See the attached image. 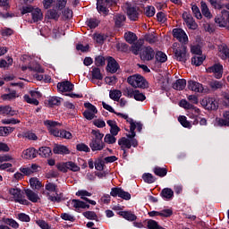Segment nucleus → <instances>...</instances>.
Here are the masks:
<instances>
[{"label":"nucleus","mask_w":229,"mask_h":229,"mask_svg":"<svg viewBox=\"0 0 229 229\" xmlns=\"http://www.w3.org/2000/svg\"><path fill=\"white\" fill-rule=\"evenodd\" d=\"M44 125L47 126L49 133L54 137H60L61 139H72V134L69 131L58 130L56 126H62L61 123L52 120L44 121Z\"/></svg>","instance_id":"f257e3e1"},{"label":"nucleus","mask_w":229,"mask_h":229,"mask_svg":"<svg viewBox=\"0 0 229 229\" xmlns=\"http://www.w3.org/2000/svg\"><path fill=\"white\" fill-rule=\"evenodd\" d=\"M173 51L174 60L177 62H182V64H187V60L191 58V55L187 52V46L181 45L178 42L173 44Z\"/></svg>","instance_id":"f03ea898"},{"label":"nucleus","mask_w":229,"mask_h":229,"mask_svg":"<svg viewBox=\"0 0 229 229\" xmlns=\"http://www.w3.org/2000/svg\"><path fill=\"white\" fill-rule=\"evenodd\" d=\"M127 83L134 87V89H148L149 83L140 74H134L127 78Z\"/></svg>","instance_id":"7ed1b4c3"},{"label":"nucleus","mask_w":229,"mask_h":229,"mask_svg":"<svg viewBox=\"0 0 229 229\" xmlns=\"http://www.w3.org/2000/svg\"><path fill=\"white\" fill-rule=\"evenodd\" d=\"M58 186L55 183L53 182H47V183L45 185V189L46 191H47L48 192L46 193V196L47 198L48 201H52V203H60L62 202V193H60L58 195V191H56V188ZM49 192H55V196L51 195V193Z\"/></svg>","instance_id":"20e7f679"},{"label":"nucleus","mask_w":229,"mask_h":229,"mask_svg":"<svg viewBox=\"0 0 229 229\" xmlns=\"http://www.w3.org/2000/svg\"><path fill=\"white\" fill-rule=\"evenodd\" d=\"M114 4H117V0H98L97 10L98 13H102L104 17H106V15H109L110 13L108 8L114 6Z\"/></svg>","instance_id":"39448f33"},{"label":"nucleus","mask_w":229,"mask_h":229,"mask_svg":"<svg viewBox=\"0 0 229 229\" xmlns=\"http://www.w3.org/2000/svg\"><path fill=\"white\" fill-rule=\"evenodd\" d=\"M110 196L113 198H121L122 199H124L125 201H130L131 199V194L130 192L125 191L121 187H114L111 189Z\"/></svg>","instance_id":"423d86ee"},{"label":"nucleus","mask_w":229,"mask_h":229,"mask_svg":"<svg viewBox=\"0 0 229 229\" xmlns=\"http://www.w3.org/2000/svg\"><path fill=\"white\" fill-rule=\"evenodd\" d=\"M9 193L11 196H13L15 203H20V205H30L28 199H22V191L20 188H11Z\"/></svg>","instance_id":"0eeeda50"},{"label":"nucleus","mask_w":229,"mask_h":229,"mask_svg":"<svg viewBox=\"0 0 229 229\" xmlns=\"http://www.w3.org/2000/svg\"><path fill=\"white\" fill-rule=\"evenodd\" d=\"M118 145L121 149H131V146L132 148L139 146V141L137 140H130V138L122 137L118 140Z\"/></svg>","instance_id":"6e6552de"},{"label":"nucleus","mask_w":229,"mask_h":229,"mask_svg":"<svg viewBox=\"0 0 229 229\" xmlns=\"http://www.w3.org/2000/svg\"><path fill=\"white\" fill-rule=\"evenodd\" d=\"M155 49L151 47L150 46L145 47L142 48V50L140 53V57L141 60H144L145 62H151L156 57Z\"/></svg>","instance_id":"1a4fd4ad"},{"label":"nucleus","mask_w":229,"mask_h":229,"mask_svg":"<svg viewBox=\"0 0 229 229\" xmlns=\"http://www.w3.org/2000/svg\"><path fill=\"white\" fill-rule=\"evenodd\" d=\"M216 24L220 28H227L228 26V10H222L221 13L215 18Z\"/></svg>","instance_id":"9d476101"},{"label":"nucleus","mask_w":229,"mask_h":229,"mask_svg":"<svg viewBox=\"0 0 229 229\" xmlns=\"http://www.w3.org/2000/svg\"><path fill=\"white\" fill-rule=\"evenodd\" d=\"M173 37L174 38H176L178 42H181V44L185 45L189 42V37L183 29H174Z\"/></svg>","instance_id":"9b49d317"},{"label":"nucleus","mask_w":229,"mask_h":229,"mask_svg":"<svg viewBox=\"0 0 229 229\" xmlns=\"http://www.w3.org/2000/svg\"><path fill=\"white\" fill-rule=\"evenodd\" d=\"M206 71L209 74H215V78L216 80H221V78H223V64H215L212 66L207 68Z\"/></svg>","instance_id":"f8f14e48"},{"label":"nucleus","mask_w":229,"mask_h":229,"mask_svg":"<svg viewBox=\"0 0 229 229\" xmlns=\"http://www.w3.org/2000/svg\"><path fill=\"white\" fill-rule=\"evenodd\" d=\"M201 105L206 110H217L219 108V103L214 98L203 99Z\"/></svg>","instance_id":"ddd939ff"},{"label":"nucleus","mask_w":229,"mask_h":229,"mask_svg":"<svg viewBox=\"0 0 229 229\" xmlns=\"http://www.w3.org/2000/svg\"><path fill=\"white\" fill-rule=\"evenodd\" d=\"M107 62H108L106 66L107 72H111V74H115V72H117V71H119L121 67L119 65V63H117V61L112 56L108 57Z\"/></svg>","instance_id":"4468645a"},{"label":"nucleus","mask_w":229,"mask_h":229,"mask_svg":"<svg viewBox=\"0 0 229 229\" xmlns=\"http://www.w3.org/2000/svg\"><path fill=\"white\" fill-rule=\"evenodd\" d=\"M57 90L59 92H71L74 90V84L69 81H64L57 83Z\"/></svg>","instance_id":"2eb2a0df"},{"label":"nucleus","mask_w":229,"mask_h":229,"mask_svg":"<svg viewBox=\"0 0 229 229\" xmlns=\"http://www.w3.org/2000/svg\"><path fill=\"white\" fill-rule=\"evenodd\" d=\"M127 16L130 21H137L139 19V8L137 6H133L131 4L127 5Z\"/></svg>","instance_id":"dca6fc26"},{"label":"nucleus","mask_w":229,"mask_h":229,"mask_svg":"<svg viewBox=\"0 0 229 229\" xmlns=\"http://www.w3.org/2000/svg\"><path fill=\"white\" fill-rule=\"evenodd\" d=\"M31 13V24L36 23V22H40L42 19H44V14L42 13V10L38 7L34 8L32 10Z\"/></svg>","instance_id":"f3484780"},{"label":"nucleus","mask_w":229,"mask_h":229,"mask_svg":"<svg viewBox=\"0 0 229 229\" xmlns=\"http://www.w3.org/2000/svg\"><path fill=\"white\" fill-rule=\"evenodd\" d=\"M89 148L91 151H102L105 149V142L99 140H90Z\"/></svg>","instance_id":"a211bd4d"},{"label":"nucleus","mask_w":229,"mask_h":229,"mask_svg":"<svg viewBox=\"0 0 229 229\" xmlns=\"http://www.w3.org/2000/svg\"><path fill=\"white\" fill-rule=\"evenodd\" d=\"M53 153H55V155H69L71 151L64 145L55 144Z\"/></svg>","instance_id":"6ab92c4d"},{"label":"nucleus","mask_w":229,"mask_h":229,"mask_svg":"<svg viewBox=\"0 0 229 229\" xmlns=\"http://www.w3.org/2000/svg\"><path fill=\"white\" fill-rule=\"evenodd\" d=\"M24 158L28 160H33V158H37L38 157V150L35 148H29L23 151Z\"/></svg>","instance_id":"aec40b11"},{"label":"nucleus","mask_w":229,"mask_h":229,"mask_svg":"<svg viewBox=\"0 0 229 229\" xmlns=\"http://www.w3.org/2000/svg\"><path fill=\"white\" fill-rule=\"evenodd\" d=\"M106 123L110 127V134L114 135V137L119 135V131H121V128L117 126V122L114 120H107Z\"/></svg>","instance_id":"412c9836"},{"label":"nucleus","mask_w":229,"mask_h":229,"mask_svg":"<svg viewBox=\"0 0 229 229\" xmlns=\"http://www.w3.org/2000/svg\"><path fill=\"white\" fill-rule=\"evenodd\" d=\"M38 155L42 158H50L53 156V150L49 147H41L38 150Z\"/></svg>","instance_id":"4be33fe9"},{"label":"nucleus","mask_w":229,"mask_h":229,"mask_svg":"<svg viewBox=\"0 0 229 229\" xmlns=\"http://www.w3.org/2000/svg\"><path fill=\"white\" fill-rule=\"evenodd\" d=\"M188 89L193 92H203V85L199 82H196L195 81H188Z\"/></svg>","instance_id":"5701e85b"},{"label":"nucleus","mask_w":229,"mask_h":229,"mask_svg":"<svg viewBox=\"0 0 229 229\" xmlns=\"http://www.w3.org/2000/svg\"><path fill=\"white\" fill-rule=\"evenodd\" d=\"M160 196L163 199L169 201L174 197V191L171 188H164L160 192Z\"/></svg>","instance_id":"b1692460"},{"label":"nucleus","mask_w":229,"mask_h":229,"mask_svg":"<svg viewBox=\"0 0 229 229\" xmlns=\"http://www.w3.org/2000/svg\"><path fill=\"white\" fill-rule=\"evenodd\" d=\"M25 194L29 201H31L32 203H38V200L40 199L38 193H36L32 190L27 189L25 190Z\"/></svg>","instance_id":"393cba45"},{"label":"nucleus","mask_w":229,"mask_h":229,"mask_svg":"<svg viewBox=\"0 0 229 229\" xmlns=\"http://www.w3.org/2000/svg\"><path fill=\"white\" fill-rule=\"evenodd\" d=\"M187 87V80L178 79L173 83V89L174 90H183Z\"/></svg>","instance_id":"a878e982"},{"label":"nucleus","mask_w":229,"mask_h":229,"mask_svg":"<svg viewBox=\"0 0 229 229\" xmlns=\"http://www.w3.org/2000/svg\"><path fill=\"white\" fill-rule=\"evenodd\" d=\"M118 215L126 219V221H137V216L131 211H119Z\"/></svg>","instance_id":"bb28decb"},{"label":"nucleus","mask_w":229,"mask_h":229,"mask_svg":"<svg viewBox=\"0 0 229 229\" xmlns=\"http://www.w3.org/2000/svg\"><path fill=\"white\" fill-rule=\"evenodd\" d=\"M7 90L10 93L4 94L1 97L4 101H12V99H16V98H19V96H17L16 90H12L10 88H8Z\"/></svg>","instance_id":"cd10ccee"},{"label":"nucleus","mask_w":229,"mask_h":229,"mask_svg":"<svg viewBox=\"0 0 229 229\" xmlns=\"http://www.w3.org/2000/svg\"><path fill=\"white\" fill-rule=\"evenodd\" d=\"M200 10L204 17H207V19H212V13H210V9H208V5H207V3L203 1L200 2Z\"/></svg>","instance_id":"c85d7f7f"},{"label":"nucleus","mask_w":229,"mask_h":229,"mask_svg":"<svg viewBox=\"0 0 229 229\" xmlns=\"http://www.w3.org/2000/svg\"><path fill=\"white\" fill-rule=\"evenodd\" d=\"M190 110H191V112L188 114V117H190V119H194L193 124H198V123H199L198 120L199 117V108L194 107L193 109Z\"/></svg>","instance_id":"c756f323"},{"label":"nucleus","mask_w":229,"mask_h":229,"mask_svg":"<svg viewBox=\"0 0 229 229\" xmlns=\"http://www.w3.org/2000/svg\"><path fill=\"white\" fill-rule=\"evenodd\" d=\"M47 103L50 108H53V106H60V105H62V98L50 97Z\"/></svg>","instance_id":"7c9ffc66"},{"label":"nucleus","mask_w":229,"mask_h":229,"mask_svg":"<svg viewBox=\"0 0 229 229\" xmlns=\"http://www.w3.org/2000/svg\"><path fill=\"white\" fill-rule=\"evenodd\" d=\"M153 173L154 174H156V176H159V178H164V176H167V168L156 166L154 167Z\"/></svg>","instance_id":"2f4dec72"},{"label":"nucleus","mask_w":229,"mask_h":229,"mask_svg":"<svg viewBox=\"0 0 229 229\" xmlns=\"http://www.w3.org/2000/svg\"><path fill=\"white\" fill-rule=\"evenodd\" d=\"M91 76L93 80H103V73H101V69L96 66H92Z\"/></svg>","instance_id":"473e14b6"},{"label":"nucleus","mask_w":229,"mask_h":229,"mask_svg":"<svg viewBox=\"0 0 229 229\" xmlns=\"http://www.w3.org/2000/svg\"><path fill=\"white\" fill-rule=\"evenodd\" d=\"M30 185L31 189H36L37 191L42 189V182L37 177L30 179Z\"/></svg>","instance_id":"72a5a7b5"},{"label":"nucleus","mask_w":229,"mask_h":229,"mask_svg":"<svg viewBox=\"0 0 229 229\" xmlns=\"http://www.w3.org/2000/svg\"><path fill=\"white\" fill-rule=\"evenodd\" d=\"M124 38L128 44H133V42H136L137 40V34L128 31L124 33Z\"/></svg>","instance_id":"f704fd0d"},{"label":"nucleus","mask_w":229,"mask_h":229,"mask_svg":"<svg viewBox=\"0 0 229 229\" xmlns=\"http://www.w3.org/2000/svg\"><path fill=\"white\" fill-rule=\"evenodd\" d=\"M2 115H17V111L12 110L10 106H2Z\"/></svg>","instance_id":"c9c22d12"},{"label":"nucleus","mask_w":229,"mask_h":229,"mask_svg":"<svg viewBox=\"0 0 229 229\" xmlns=\"http://www.w3.org/2000/svg\"><path fill=\"white\" fill-rule=\"evenodd\" d=\"M86 24L90 30H96V28L99 26V20L96 18H89L86 21Z\"/></svg>","instance_id":"e433bc0d"},{"label":"nucleus","mask_w":229,"mask_h":229,"mask_svg":"<svg viewBox=\"0 0 229 229\" xmlns=\"http://www.w3.org/2000/svg\"><path fill=\"white\" fill-rule=\"evenodd\" d=\"M178 121H179L180 124H182V126H183V128H188L189 130H191L192 128V124H191V122H189L187 120V116L180 115L178 117Z\"/></svg>","instance_id":"4c0bfd02"},{"label":"nucleus","mask_w":229,"mask_h":229,"mask_svg":"<svg viewBox=\"0 0 229 229\" xmlns=\"http://www.w3.org/2000/svg\"><path fill=\"white\" fill-rule=\"evenodd\" d=\"M121 96H123V92L119 89H114L109 92V98L110 99H113V101H119Z\"/></svg>","instance_id":"58836bf2"},{"label":"nucleus","mask_w":229,"mask_h":229,"mask_svg":"<svg viewBox=\"0 0 229 229\" xmlns=\"http://www.w3.org/2000/svg\"><path fill=\"white\" fill-rule=\"evenodd\" d=\"M142 178L145 183H155V182H157V177L151 174L150 173L143 174Z\"/></svg>","instance_id":"ea45409f"},{"label":"nucleus","mask_w":229,"mask_h":229,"mask_svg":"<svg viewBox=\"0 0 229 229\" xmlns=\"http://www.w3.org/2000/svg\"><path fill=\"white\" fill-rule=\"evenodd\" d=\"M155 58H156L157 62H159L160 64H165V62H167V55H165L162 51H157L156 53Z\"/></svg>","instance_id":"a19ab883"},{"label":"nucleus","mask_w":229,"mask_h":229,"mask_svg":"<svg viewBox=\"0 0 229 229\" xmlns=\"http://www.w3.org/2000/svg\"><path fill=\"white\" fill-rule=\"evenodd\" d=\"M48 19H53L54 21H58L60 19V13L56 9H50L47 11Z\"/></svg>","instance_id":"79ce46f5"},{"label":"nucleus","mask_w":229,"mask_h":229,"mask_svg":"<svg viewBox=\"0 0 229 229\" xmlns=\"http://www.w3.org/2000/svg\"><path fill=\"white\" fill-rule=\"evenodd\" d=\"M67 170L72 171V173H78L81 171V168L79 165H76V163L72 161L66 162Z\"/></svg>","instance_id":"37998d69"},{"label":"nucleus","mask_w":229,"mask_h":229,"mask_svg":"<svg viewBox=\"0 0 229 229\" xmlns=\"http://www.w3.org/2000/svg\"><path fill=\"white\" fill-rule=\"evenodd\" d=\"M131 51L133 55H139L142 51V43L136 42L131 46Z\"/></svg>","instance_id":"c03bdc74"},{"label":"nucleus","mask_w":229,"mask_h":229,"mask_svg":"<svg viewBox=\"0 0 229 229\" xmlns=\"http://www.w3.org/2000/svg\"><path fill=\"white\" fill-rule=\"evenodd\" d=\"M124 21H126V16H124L123 14H117L114 17V25L116 26V28H121V26H123V22H124Z\"/></svg>","instance_id":"a18cd8bd"},{"label":"nucleus","mask_w":229,"mask_h":229,"mask_svg":"<svg viewBox=\"0 0 229 229\" xmlns=\"http://www.w3.org/2000/svg\"><path fill=\"white\" fill-rule=\"evenodd\" d=\"M179 106H181V108H184V110H194L195 107L194 105L190 104L186 99H182L179 102Z\"/></svg>","instance_id":"49530a36"},{"label":"nucleus","mask_w":229,"mask_h":229,"mask_svg":"<svg viewBox=\"0 0 229 229\" xmlns=\"http://www.w3.org/2000/svg\"><path fill=\"white\" fill-rule=\"evenodd\" d=\"M203 62H205V57L203 56L191 57V64L195 65L196 67H199V65H202Z\"/></svg>","instance_id":"de8ad7c7"},{"label":"nucleus","mask_w":229,"mask_h":229,"mask_svg":"<svg viewBox=\"0 0 229 229\" xmlns=\"http://www.w3.org/2000/svg\"><path fill=\"white\" fill-rule=\"evenodd\" d=\"M3 223H4V225H8L9 226H12V228H14V229L19 228V223H17V221H15L13 218H3Z\"/></svg>","instance_id":"09e8293b"},{"label":"nucleus","mask_w":229,"mask_h":229,"mask_svg":"<svg viewBox=\"0 0 229 229\" xmlns=\"http://www.w3.org/2000/svg\"><path fill=\"white\" fill-rule=\"evenodd\" d=\"M82 216H84L86 219H89V221H98V215L94 211H85L82 213Z\"/></svg>","instance_id":"8fccbe9b"},{"label":"nucleus","mask_w":229,"mask_h":229,"mask_svg":"<svg viewBox=\"0 0 229 229\" xmlns=\"http://www.w3.org/2000/svg\"><path fill=\"white\" fill-rule=\"evenodd\" d=\"M219 126H229V111L224 113V119H219Z\"/></svg>","instance_id":"3c124183"},{"label":"nucleus","mask_w":229,"mask_h":229,"mask_svg":"<svg viewBox=\"0 0 229 229\" xmlns=\"http://www.w3.org/2000/svg\"><path fill=\"white\" fill-rule=\"evenodd\" d=\"M72 205L73 208H77V209L84 208L85 201L77 199H72Z\"/></svg>","instance_id":"603ef678"},{"label":"nucleus","mask_w":229,"mask_h":229,"mask_svg":"<svg viewBox=\"0 0 229 229\" xmlns=\"http://www.w3.org/2000/svg\"><path fill=\"white\" fill-rule=\"evenodd\" d=\"M104 142H106V144H115V142H117V138L113 134L108 133L106 134Z\"/></svg>","instance_id":"864d4df0"},{"label":"nucleus","mask_w":229,"mask_h":229,"mask_svg":"<svg viewBox=\"0 0 229 229\" xmlns=\"http://www.w3.org/2000/svg\"><path fill=\"white\" fill-rule=\"evenodd\" d=\"M91 135H94V138L91 139L93 140H103V138L105 137V134L101 133L98 129L92 130Z\"/></svg>","instance_id":"5fc2aeb1"},{"label":"nucleus","mask_w":229,"mask_h":229,"mask_svg":"<svg viewBox=\"0 0 229 229\" xmlns=\"http://www.w3.org/2000/svg\"><path fill=\"white\" fill-rule=\"evenodd\" d=\"M106 59L103 55H98L95 57V65L96 67H103L105 66Z\"/></svg>","instance_id":"6e6d98bb"},{"label":"nucleus","mask_w":229,"mask_h":229,"mask_svg":"<svg viewBox=\"0 0 229 229\" xmlns=\"http://www.w3.org/2000/svg\"><path fill=\"white\" fill-rule=\"evenodd\" d=\"M136 101H146V95L140 93L139 89L134 90V95L132 97Z\"/></svg>","instance_id":"4d7b16f0"},{"label":"nucleus","mask_w":229,"mask_h":229,"mask_svg":"<svg viewBox=\"0 0 229 229\" xmlns=\"http://www.w3.org/2000/svg\"><path fill=\"white\" fill-rule=\"evenodd\" d=\"M191 53L192 55H198L199 56H201V55H203V51L201 50V47L199 45L191 46Z\"/></svg>","instance_id":"13d9d810"},{"label":"nucleus","mask_w":229,"mask_h":229,"mask_svg":"<svg viewBox=\"0 0 229 229\" xmlns=\"http://www.w3.org/2000/svg\"><path fill=\"white\" fill-rule=\"evenodd\" d=\"M95 169L97 171H103L105 169V161L101 157L95 161Z\"/></svg>","instance_id":"bf43d9fd"},{"label":"nucleus","mask_w":229,"mask_h":229,"mask_svg":"<svg viewBox=\"0 0 229 229\" xmlns=\"http://www.w3.org/2000/svg\"><path fill=\"white\" fill-rule=\"evenodd\" d=\"M77 151H83L84 153H90V148L85 143H79L76 145Z\"/></svg>","instance_id":"052dcab7"},{"label":"nucleus","mask_w":229,"mask_h":229,"mask_svg":"<svg viewBox=\"0 0 229 229\" xmlns=\"http://www.w3.org/2000/svg\"><path fill=\"white\" fill-rule=\"evenodd\" d=\"M155 12H156L155 7H153L152 5H148L147 7L144 8V13L148 17H153L155 15Z\"/></svg>","instance_id":"680f3d73"},{"label":"nucleus","mask_w":229,"mask_h":229,"mask_svg":"<svg viewBox=\"0 0 229 229\" xmlns=\"http://www.w3.org/2000/svg\"><path fill=\"white\" fill-rule=\"evenodd\" d=\"M94 40H96L97 44H103L106 40V35L105 34H94Z\"/></svg>","instance_id":"e2e57ef3"},{"label":"nucleus","mask_w":229,"mask_h":229,"mask_svg":"<svg viewBox=\"0 0 229 229\" xmlns=\"http://www.w3.org/2000/svg\"><path fill=\"white\" fill-rule=\"evenodd\" d=\"M192 13L195 15L196 19H202L203 15L201 14V11H199V7L194 4L191 6Z\"/></svg>","instance_id":"0e129e2a"},{"label":"nucleus","mask_w":229,"mask_h":229,"mask_svg":"<svg viewBox=\"0 0 229 229\" xmlns=\"http://www.w3.org/2000/svg\"><path fill=\"white\" fill-rule=\"evenodd\" d=\"M61 219H64V221H71V223H74V221H76V217L69 213L61 214Z\"/></svg>","instance_id":"69168bd1"},{"label":"nucleus","mask_w":229,"mask_h":229,"mask_svg":"<svg viewBox=\"0 0 229 229\" xmlns=\"http://www.w3.org/2000/svg\"><path fill=\"white\" fill-rule=\"evenodd\" d=\"M221 53L224 54L223 58L226 60V58H229V47L226 45H222L220 47Z\"/></svg>","instance_id":"338daca9"},{"label":"nucleus","mask_w":229,"mask_h":229,"mask_svg":"<svg viewBox=\"0 0 229 229\" xmlns=\"http://www.w3.org/2000/svg\"><path fill=\"white\" fill-rule=\"evenodd\" d=\"M56 167L61 173H67V162L57 163Z\"/></svg>","instance_id":"774afa93"}]
</instances>
